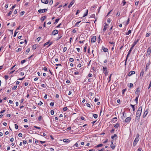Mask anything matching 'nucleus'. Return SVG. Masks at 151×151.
I'll return each instance as SVG.
<instances>
[{
  "label": "nucleus",
  "mask_w": 151,
  "mask_h": 151,
  "mask_svg": "<svg viewBox=\"0 0 151 151\" xmlns=\"http://www.w3.org/2000/svg\"><path fill=\"white\" fill-rule=\"evenodd\" d=\"M130 53H128V54H127V56H126V59L125 60H127V59H128V57L129 56V55H130Z\"/></svg>",
  "instance_id": "53"
},
{
  "label": "nucleus",
  "mask_w": 151,
  "mask_h": 151,
  "mask_svg": "<svg viewBox=\"0 0 151 151\" xmlns=\"http://www.w3.org/2000/svg\"><path fill=\"white\" fill-rule=\"evenodd\" d=\"M102 49L104 52H107L108 50L107 48H105L103 46L102 47Z\"/></svg>",
  "instance_id": "14"
},
{
  "label": "nucleus",
  "mask_w": 151,
  "mask_h": 151,
  "mask_svg": "<svg viewBox=\"0 0 151 151\" xmlns=\"http://www.w3.org/2000/svg\"><path fill=\"white\" fill-rule=\"evenodd\" d=\"M133 47H131L130 48V49L129 51V53H130L131 52L132 50L133 49Z\"/></svg>",
  "instance_id": "34"
},
{
  "label": "nucleus",
  "mask_w": 151,
  "mask_h": 151,
  "mask_svg": "<svg viewBox=\"0 0 151 151\" xmlns=\"http://www.w3.org/2000/svg\"><path fill=\"white\" fill-rule=\"evenodd\" d=\"M46 16H44L41 17L40 18V19L42 22L46 18Z\"/></svg>",
  "instance_id": "19"
},
{
  "label": "nucleus",
  "mask_w": 151,
  "mask_h": 151,
  "mask_svg": "<svg viewBox=\"0 0 151 151\" xmlns=\"http://www.w3.org/2000/svg\"><path fill=\"white\" fill-rule=\"evenodd\" d=\"M58 32V31L57 30L55 29L52 32V35H55L57 34Z\"/></svg>",
  "instance_id": "5"
},
{
  "label": "nucleus",
  "mask_w": 151,
  "mask_h": 151,
  "mask_svg": "<svg viewBox=\"0 0 151 151\" xmlns=\"http://www.w3.org/2000/svg\"><path fill=\"white\" fill-rule=\"evenodd\" d=\"M49 42H50L49 41H48L47 42H46V43H45L44 44V46H46V45H48L49 44Z\"/></svg>",
  "instance_id": "37"
},
{
  "label": "nucleus",
  "mask_w": 151,
  "mask_h": 151,
  "mask_svg": "<svg viewBox=\"0 0 151 151\" xmlns=\"http://www.w3.org/2000/svg\"><path fill=\"white\" fill-rule=\"evenodd\" d=\"M137 43L135 41L134 42V43L132 45V47H134L135 46V45Z\"/></svg>",
  "instance_id": "29"
},
{
  "label": "nucleus",
  "mask_w": 151,
  "mask_h": 151,
  "mask_svg": "<svg viewBox=\"0 0 151 151\" xmlns=\"http://www.w3.org/2000/svg\"><path fill=\"white\" fill-rule=\"evenodd\" d=\"M62 37V36H61V35H60V36L58 37H57V38L56 39V40H58L59 39H60Z\"/></svg>",
  "instance_id": "46"
},
{
  "label": "nucleus",
  "mask_w": 151,
  "mask_h": 151,
  "mask_svg": "<svg viewBox=\"0 0 151 151\" xmlns=\"http://www.w3.org/2000/svg\"><path fill=\"white\" fill-rule=\"evenodd\" d=\"M47 149L48 151H53L54 150V149L52 148H48Z\"/></svg>",
  "instance_id": "27"
},
{
  "label": "nucleus",
  "mask_w": 151,
  "mask_h": 151,
  "mask_svg": "<svg viewBox=\"0 0 151 151\" xmlns=\"http://www.w3.org/2000/svg\"><path fill=\"white\" fill-rule=\"evenodd\" d=\"M111 138L114 139L115 138L116 139L117 138V136L116 134H114L113 135L111 136Z\"/></svg>",
  "instance_id": "17"
},
{
  "label": "nucleus",
  "mask_w": 151,
  "mask_h": 151,
  "mask_svg": "<svg viewBox=\"0 0 151 151\" xmlns=\"http://www.w3.org/2000/svg\"><path fill=\"white\" fill-rule=\"evenodd\" d=\"M4 77L6 80H7L9 78V76L7 75H5Z\"/></svg>",
  "instance_id": "55"
},
{
  "label": "nucleus",
  "mask_w": 151,
  "mask_h": 151,
  "mask_svg": "<svg viewBox=\"0 0 151 151\" xmlns=\"http://www.w3.org/2000/svg\"><path fill=\"white\" fill-rule=\"evenodd\" d=\"M14 126H15V128L16 129H17L18 128V126L16 124H14Z\"/></svg>",
  "instance_id": "52"
},
{
  "label": "nucleus",
  "mask_w": 151,
  "mask_h": 151,
  "mask_svg": "<svg viewBox=\"0 0 151 151\" xmlns=\"http://www.w3.org/2000/svg\"><path fill=\"white\" fill-rule=\"evenodd\" d=\"M18 32H17V31L16 30L14 33V37H15L17 33Z\"/></svg>",
  "instance_id": "45"
},
{
  "label": "nucleus",
  "mask_w": 151,
  "mask_h": 151,
  "mask_svg": "<svg viewBox=\"0 0 151 151\" xmlns=\"http://www.w3.org/2000/svg\"><path fill=\"white\" fill-rule=\"evenodd\" d=\"M140 39V38L139 37L136 40H135V41L137 43L139 41V40Z\"/></svg>",
  "instance_id": "50"
},
{
  "label": "nucleus",
  "mask_w": 151,
  "mask_h": 151,
  "mask_svg": "<svg viewBox=\"0 0 151 151\" xmlns=\"http://www.w3.org/2000/svg\"><path fill=\"white\" fill-rule=\"evenodd\" d=\"M67 47H64L63 48V52H65L66 51V50H67Z\"/></svg>",
  "instance_id": "51"
},
{
  "label": "nucleus",
  "mask_w": 151,
  "mask_h": 151,
  "mask_svg": "<svg viewBox=\"0 0 151 151\" xmlns=\"http://www.w3.org/2000/svg\"><path fill=\"white\" fill-rule=\"evenodd\" d=\"M19 75L20 76H22L24 75V73L23 72H21L20 73Z\"/></svg>",
  "instance_id": "59"
},
{
  "label": "nucleus",
  "mask_w": 151,
  "mask_h": 151,
  "mask_svg": "<svg viewBox=\"0 0 151 151\" xmlns=\"http://www.w3.org/2000/svg\"><path fill=\"white\" fill-rule=\"evenodd\" d=\"M142 106H140L138 109L136 113V116H140L142 113Z\"/></svg>",
  "instance_id": "1"
},
{
  "label": "nucleus",
  "mask_w": 151,
  "mask_h": 151,
  "mask_svg": "<svg viewBox=\"0 0 151 151\" xmlns=\"http://www.w3.org/2000/svg\"><path fill=\"white\" fill-rule=\"evenodd\" d=\"M150 64V60H149V63H147L146 65V66L147 67H149Z\"/></svg>",
  "instance_id": "35"
},
{
  "label": "nucleus",
  "mask_w": 151,
  "mask_h": 151,
  "mask_svg": "<svg viewBox=\"0 0 151 151\" xmlns=\"http://www.w3.org/2000/svg\"><path fill=\"white\" fill-rule=\"evenodd\" d=\"M53 1L52 0H51L49 2V4L50 5H51L53 4Z\"/></svg>",
  "instance_id": "49"
},
{
  "label": "nucleus",
  "mask_w": 151,
  "mask_h": 151,
  "mask_svg": "<svg viewBox=\"0 0 151 151\" xmlns=\"http://www.w3.org/2000/svg\"><path fill=\"white\" fill-rule=\"evenodd\" d=\"M105 25L104 27V28L103 29V30L104 32H105L106 29L107 28V26H108V24H107L106 23H105Z\"/></svg>",
  "instance_id": "12"
},
{
  "label": "nucleus",
  "mask_w": 151,
  "mask_h": 151,
  "mask_svg": "<svg viewBox=\"0 0 151 151\" xmlns=\"http://www.w3.org/2000/svg\"><path fill=\"white\" fill-rule=\"evenodd\" d=\"M42 119V117L41 116H39L38 118V119L39 121H40Z\"/></svg>",
  "instance_id": "36"
},
{
  "label": "nucleus",
  "mask_w": 151,
  "mask_h": 151,
  "mask_svg": "<svg viewBox=\"0 0 151 151\" xmlns=\"http://www.w3.org/2000/svg\"><path fill=\"white\" fill-rule=\"evenodd\" d=\"M18 136L19 137H22V134L21 133H19L18 134Z\"/></svg>",
  "instance_id": "57"
},
{
  "label": "nucleus",
  "mask_w": 151,
  "mask_h": 151,
  "mask_svg": "<svg viewBox=\"0 0 151 151\" xmlns=\"http://www.w3.org/2000/svg\"><path fill=\"white\" fill-rule=\"evenodd\" d=\"M22 50V49L20 48H18V49L16 51L17 52H18L19 51H21Z\"/></svg>",
  "instance_id": "47"
},
{
  "label": "nucleus",
  "mask_w": 151,
  "mask_h": 151,
  "mask_svg": "<svg viewBox=\"0 0 151 151\" xmlns=\"http://www.w3.org/2000/svg\"><path fill=\"white\" fill-rule=\"evenodd\" d=\"M133 85L132 83H130V86H129V88H131L132 87H133Z\"/></svg>",
  "instance_id": "63"
},
{
  "label": "nucleus",
  "mask_w": 151,
  "mask_h": 151,
  "mask_svg": "<svg viewBox=\"0 0 151 151\" xmlns=\"http://www.w3.org/2000/svg\"><path fill=\"white\" fill-rule=\"evenodd\" d=\"M151 52V47H149L147 49L146 56H148L150 55Z\"/></svg>",
  "instance_id": "2"
},
{
  "label": "nucleus",
  "mask_w": 151,
  "mask_h": 151,
  "mask_svg": "<svg viewBox=\"0 0 151 151\" xmlns=\"http://www.w3.org/2000/svg\"><path fill=\"white\" fill-rule=\"evenodd\" d=\"M93 116L94 117V118L95 119H96L98 117V115L97 114H94L93 115Z\"/></svg>",
  "instance_id": "30"
},
{
  "label": "nucleus",
  "mask_w": 151,
  "mask_h": 151,
  "mask_svg": "<svg viewBox=\"0 0 151 151\" xmlns=\"http://www.w3.org/2000/svg\"><path fill=\"white\" fill-rule=\"evenodd\" d=\"M110 146L113 149H114V148H115V146L114 145L112 144V145H110Z\"/></svg>",
  "instance_id": "40"
},
{
  "label": "nucleus",
  "mask_w": 151,
  "mask_h": 151,
  "mask_svg": "<svg viewBox=\"0 0 151 151\" xmlns=\"http://www.w3.org/2000/svg\"><path fill=\"white\" fill-rule=\"evenodd\" d=\"M139 141L138 139L137 138H136L134 141V142L133 143V146H135L137 144V143Z\"/></svg>",
  "instance_id": "4"
},
{
  "label": "nucleus",
  "mask_w": 151,
  "mask_h": 151,
  "mask_svg": "<svg viewBox=\"0 0 151 151\" xmlns=\"http://www.w3.org/2000/svg\"><path fill=\"white\" fill-rule=\"evenodd\" d=\"M42 104H43V103L41 102V101H40V102L38 104L39 105H41Z\"/></svg>",
  "instance_id": "62"
},
{
  "label": "nucleus",
  "mask_w": 151,
  "mask_h": 151,
  "mask_svg": "<svg viewBox=\"0 0 151 151\" xmlns=\"http://www.w3.org/2000/svg\"><path fill=\"white\" fill-rule=\"evenodd\" d=\"M126 2L125 1V0H123L122 1V3H123V6L125 5Z\"/></svg>",
  "instance_id": "42"
},
{
  "label": "nucleus",
  "mask_w": 151,
  "mask_h": 151,
  "mask_svg": "<svg viewBox=\"0 0 151 151\" xmlns=\"http://www.w3.org/2000/svg\"><path fill=\"white\" fill-rule=\"evenodd\" d=\"M150 35V33H147L146 34V37H149Z\"/></svg>",
  "instance_id": "38"
},
{
  "label": "nucleus",
  "mask_w": 151,
  "mask_h": 151,
  "mask_svg": "<svg viewBox=\"0 0 151 151\" xmlns=\"http://www.w3.org/2000/svg\"><path fill=\"white\" fill-rule=\"evenodd\" d=\"M129 20H130V18H128V20L126 23V25H127L129 24Z\"/></svg>",
  "instance_id": "44"
},
{
  "label": "nucleus",
  "mask_w": 151,
  "mask_h": 151,
  "mask_svg": "<svg viewBox=\"0 0 151 151\" xmlns=\"http://www.w3.org/2000/svg\"><path fill=\"white\" fill-rule=\"evenodd\" d=\"M139 91L140 90L139 89V88H137V90L135 91V93L137 95V96L139 95Z\"/></svg>",
  "instance_id": "10"
},
{
  "label": "nucleus",
  "mask_w": 151,
  "mask_h": 151,
  "mask_svg": "<svg viewBox=\"0 0 151 151\" xmlns=\"http://www.w3.org/2000/svg\"><path fill=\"white\" fill-rule=\"evenodd\" d=\"M17 87V86H14L12 88V90H14L16 89Z\"/></svg>",
  "instance_id": "31"
},
{
  "label": "nucleus",
  "mask_w": 151,
  "mask_h": 151,
  "mask_svg": "<svg viewBox=\"0 0 151 151\" xmlns=\"http://www.w3.org/2000/svg\"><path fill=\"white\" fill-rule=\"evenodd\" d=\"M41 2L45 4H47L48 2V0H41Z\"/></svg>",
  "instance_id": "16"
},
{
  "label": "nucleus",
  "mask_w": 151,
  "mask_h": 151,
  "mask_svg": "<svg viewBox=\"0 0 151 151\" xmlns=\"http://www.w3.org/2000/svg\"><path fill=\"white\" fill-rule=\"evenodd\" d=\"M144 70H142L141 72L140 73V76H142L144 74Z\"/></svg>",
  "instance_id": "26"
},
{
  "label": "nucleus",
  "mask_w": 151,
  "mask_h": 151,
  "mask_svg": "<svg viewBox=\"0 0 151 151\" xmlns=\"http://www.w3.org/2000/svg\"><path fill=\"white\" fill-rule=\"evenodd\" d=\"M103 145L102 144H99L98 145H96L95 146V147L96 148H98L99 147H102Z\"/></svg>",
  "instance_id": "23"
},
{
  "label": "nucleus",
  "mask_w": 151,
  "mask_h": 151,
  "mask_svg": "<svg viewBox=\"0 0 151 151\" xmlns=\"http://www.w3.org/2000/svg\"><path fill=\"white\" fill-rule=\"evenodd\" d=\"M41 86L44 88H45L46 87L45 85L44 84H42Z\"/></svg>",
  "instance_id": "64"
},
{
  "label": "nucleus",
  "mask_w": 151,
  "mask_h": 151,
  "mask_svg": "<svg viewBox=\"0 0 151 151\" xmlns=\"http://www.w3.org/2000/svg\"><path fill=\"white\" fill-rule=\"evenodd\" d=\"M12 12L11 11H10L7 14L8 16H9L11 14Z\"/></svg>",
  "instance_id": "54"
},
{
  "label": "nucleus",
  "mask_w": 151,
  "mask_h": 151,
  "mask_svg": "<svg viewBox=\"0 0 151 151\" xmlns=\"http://www.w3.org/2000/svg\"><path fill=\"white\" fill-rule=\"evenodd\" d=\"M47 11V9H39L38 11V12L40 14L43 13Z\"/></svg>",
  "instance_id": "3"
},
{
  "label": "nucleus",
  "mask_w": 151,
  "mask_h": 151,
  "mask_svg": "<svg viewBox=\"0 0 151 151\" xmlns=\"http://www.w3.org/2000/svg\"><path fill=\"white\" fill-rule=\"evenodd\" d=\"M50 106H53L54 105V103L53 102H51L50 103Z\"/></svg>",
  "instance_id": "61"
},
{
  "label": "nucleus",
  "mask_w": 151,
  "mask_h": 151,
  "mask_svg": "<svg viewBox=\"0 0 151 151\" xmlns=\"http://www.w3.org/2000/svg\"><path fill=\"white\" fill-rule=\"evenodd\" d=\"M54 111L53 110H51V114L52 115H53L54 114Z\"/></svg>",
  "instance_id": "56"
},
{
  "label": "nucleus",
  "mask_w": 151,
  "mask_h": 151,
  "mask_svg": "<svg viewBox=\"0 0 151 151\" xmlns=\"http://www.w3.org/2000/svg\"><path fill=\"white\" fill-rule=\"evenodd\" d=\"M149 109H147L146 111H145L144 114L143 115V117L145 118L148 113Z\"/></svg>",
  "instance_id": "8"
},
{
  "label": "nucleus",
  "mask_w": 151,
  "mask_h": 151,
  "mask_svg": "<svg viewBox=\"0 0 151 151\" xmlns=\"http://www.w3.org/2000/svg\"><path fill=\"white\" fill-rule=\"evenodd\" d=\"M37 44H35V45H33V46H32L33 50H35L37 48Z\"/></svg>",
  "instance_id": "21"
},
{
  "label": "nucleus",
  "mask_w": 151,
  "mask_h": 151,
  "mask_svg": "<svg viewBox=\"0 0 151 151\" xmlns=\"http://www.w3.org/2000/svg\"><path fill=\"white\" fill-rule=\"evenodd\" d=\"M119 127V124L118 123H117L116 124L114 125V127L115 128H117Z\"/></svg>",
  "instance_id": "28"
},
{
  "label": "nucleus",
  "mask_w": 151,
  "mask_h": 151,
  "mask_svg": "<svg viewBox=\"0 0 151 151\" xmlns=\"http://www.w3.org/2000/svg\"><path fill=\"white\" fill-rule=\"evenodd\" d=\"M126 88L124 89H123L122 90V94H124V92L126 91Z\"/></svg>",
  "instance_id": "43"
},
{
  "label": "nucleus",
  "mask_w": 151,
  "mask_h": 151,
  "mask_svg": "<svg viewBox=\"0 0 151 151\" xmlns=\"http://www.w3.org/2000/svg\"><path fill=\"white\" fill-rule=\"evenodd\" d=\"M88 14V10L87 9L85 13L84 14L83 17H84L87 15Z\"/></svg>",
  "instance_id": "22"
},
{
  "label": "nucleus",
  "mask_w": 151,
  "mask_h": 151,
  "mask_svg": "<svg viewBox=\"0 0 151 151\" xmlns=\"http://www.w3.org/2000/svg\"><path fill=\"white\" fill-rule=\"evenodd\" d=\"M131 120V118L130 117H127L125 120V122L126 123H129Z\"/></svg>",
  "instance_id": "6"
},
{
  "label": "nucleus",
  "mask_w": 151,
  "mask_h": 151,
  "mask_svg": "<svg viewBox=\"0 0 151 151\" xmlns=\"http://www.w3.org/2000/svg\"><path fill=\"white\" fill-rule=\"evenodd\" d=\"M140 116H136L135 119V121L137 122H139V120L140 118Z\"/></svg>",
  "instance_id": "13"
},
{
  "label": "nucleus",
  "mask_w": 151,
  "mask_h": 151,
  "mask_svg": "<svg viewBox=\"0 0 151 151\" xmlns=\"http://www.w3.org/2000/svg\"><path fill=\"white\" fill-rule=\"evenodd\" d=\"M25 62H26V60H22L21 61V64H22L24 63Z\"/></svg>",
  "instance_id": "39"
},
{
  "label": "nucleus",
  "mask_w": 151,
  "mask_h": 151,
  "mask_svg": "<svg viewBox=\"0 0 151 151\" xmlns=\"http://www.w3.org/2000/svg\"><path fill=\"white\" fill-rule=\"evenodd\" d=\"M67 109L68 108L67 107H65L63 109L64 111H66Z\"/></svg>",
  "instance_id": "60"
},
{
  "label": "nucleus",
  "mask_w": 151,
  "mask_h": 151,
  "mask_svg": "<svg viewBox=\"0 0 151 151\" xmlns=\"http://www.w3.org/2000/svg\"><path fill=\"white\" fill-rule=\"evenodd\" d=\"M63 141L65 142L69 143L70 142V140L69 139H63Z\"/></svg>",
  "instance_id": "18"
},
{
  "label": "nucleus",
  "mask_w": 151,
  "mask_h": 151,
  "mask_svg": "<svg viewBox=\"0 0 151 151\" xmlns=\"http://www.w3.org/2000/svg\"><path fill=\"white\" fill-rule=\"evenodd\" d=\"M25 12L24 11H22L20 13V15L21 16L23 15L24 14V13Z\"/></svg>",
  "instance_id": "41"
},
{
  "label": "nucleus",
  "mask_w": 151,
  "mask_h": 151,
  "mask_svg": "<svg viewBox=\"0 0 151 151\" xmlns=\"http://www.w3.org/2000/svg\"><path fill=\"white\" fill-rule=\"evenodd\" d=\"M139 95H138L135 99L134 100V101H136V104H137L138 103V98L139 97Z\"/></svg>",
  "instance_id": "20"
},
{
  "label": "nucleus",
  "mask_w": 151,
  "mask_h": 151,
  "mask_svg": "<svg viewBox=\"0 0 151 151\" xmlns=\"http://www.w3.org/2000/svg\"><path fill=\"white\" fill-rule=\"evenodd\" d=\"M59 20H60V18L56 19L55 20V21L54 23L55 24V23H57L58 22Z\"/></svg>",
  "instance_id": "33"
},
{
  "label": "nucleus",
  "mask_w": 151,
  "mask_h": 151,
  "mask_svg": "<svg viewBox=\"0 0 151 151\" xmlns=\"http://www.w3.org/2000/svg\"><path fill=\"white\" fill-rule=\"evenodd\" d=\"M131 30H129L126 33V35H129L131 33Z\"/></svg>",
  "instance_id": "25"
},
{
  "label": "nucleus",
  "mask_w": 151,
  "mask_h": 151,
  "mask_svg": "<svg viewBox=\"0 0 151 151\" xmlns=\"http://www.w3.org/2000/svg\"><path fill=\"white\" fill-rule=\"evenodd\" d=\"M81 22V21H79V22H77L76 24H75V26H78L79 24V23Z\"/></svg>",
  "instance_id": "48"
},
{
  "label": "nucleus",
  "mask_w": 151,
  "mask_h": 151,
  "mask_svg": "<svg viewBox=\"0 0 151 151\" xmlns=\"http://www.w3.org/2000/svg\"><path fill=\"white\" fill-rule=\"evenodd\" d=\"M135 73V72L134 71H132L130 72L128 74V76H130L132 75V74H134Z\"/></svg>",
  "instance_id": "15"
},
{
  "label": "nucleus",
  "mask_w": 151,
  "mask_h": 151,
  "mask_svg": "<svg viewBox=\"0 0 151 151\" xmlns=\"http://www.w3.org/2000/svg\"><path fill=\"white\" fill-rule=\"evenodd\" d=\"M69 61L71 62H72L74 61V59L73 58H70L69 59Z\"/></svg>",
  "instance_id": "58"
},
{
  "label": "nucleus",
  "mask_w": 151,
  "mask_h": 151,
  "mask_svg": "<svg viewBox=\"0 0 151 151\" xmlns=\"http://www.w3.org/2000/svg\"><path fill=\"white\" fill-rule=\"evenodd\" d=\"M103 71H105V75H106L108 73V72H107V67H103Z\"/></svg>",
  "instance_id": "7"
},
{
  "label": "nucleus",
  "mask_w": 151,
  "mask_h": 151,
  "mask_svg": "<svg viewBox=\"0 0 151 151\" xmlns=\"http://www.w3.org/2000/svg\"><path fill=\"white\" fill-rule=\"evenodd\" d=\"M96 37L95 36H93L91 39V42H94L96 41Z\"/></svg>",
  "instance_id": "9"
},
{
  "label": "nucleus",
  "mask_w": 151,
  "mask_h": 151,
  "mask_svg": "<svg viewBox=\"0 0 151 151\" xmlns=\"http://www.w3.org/2000/svg\"><path fill=\"white\" fill-rule=\"evenodd\" d=\"M112 75V74H110V76H109V77L108 78V82L109 83L110 82L111 80V76Z\"/></svg>",
  "instance_id": "24"
},
{
  "label": "nucleus",
  "mask_w": 151,
  "mask_h": 151,
  "mask_svg": "<svg viewBox=\"0 0 151 151\" xmlns=\"http://www.w3.org/2000/svg\"><path fill=\"white\" fill-rule=\"evenodd\" d=\"M30 49L29 48H27V50L26 52L25 53L26 54H27L28 52H29L30 51Z\"/></svg>",
  "instance_id": "32"
},
{
  "label": "nucleus",
  "mask_w": 151,
  "mask_h": 151,
  "mask_svg": "<svg viewBox=\"0 0 151 151\" xmlns=\"http://www.w3.org/2000/svg\"><path fill=\"white\" fill-rule=\"evenodd\" d=\"M75 1L73 0L72 1L70 4L68 6V7L69 8L74 3Z\"/></svg>",
  "instance_id": "11"
}]
</instances>
